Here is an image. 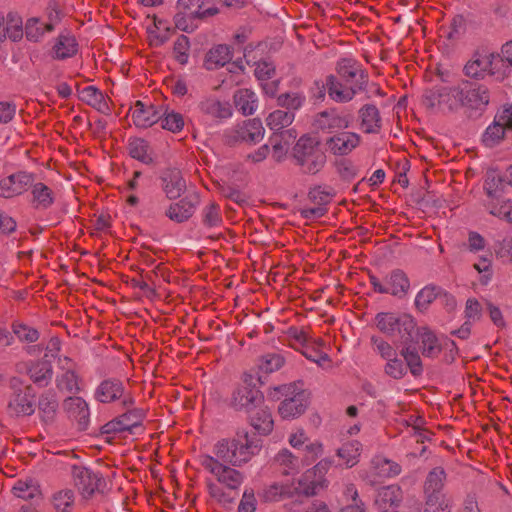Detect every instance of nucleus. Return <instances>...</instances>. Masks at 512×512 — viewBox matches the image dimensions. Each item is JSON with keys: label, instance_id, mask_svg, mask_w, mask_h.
Masks as SVG:
<instances>
[{"label": "nucleus", "instance_id": "obj_48", "mask_svg": "<svg viewBox=\"0 0 512 512\" xmlns=\"http://www.w3.org/2000/svg\"><path fill=\"white\" fill-rule=\"evenodd\" d=\"M503 179L495 169L487 171L486 178L484 181V190L488 197L487 201L497 202L502 189Z\"/></svg>", "mask_w": 512, "mask_h": 512}, {"label": "nucleus", "instance_id": "obj_64", "mask_svg": "<svg viewBox=\"0 0 512 512\" xmlns=\"http://www.w3.org/2000/svg\"><path fill=\"white\" fill-rule=\"evenodd\" d=\"M438 295V289L435 286H425L416 295L415 305L418 309L424 310L432 303Z\"/></svg>", "mask_w": 512, "mask_h": 512}, {"label": "nucleus", "instance_id": "obj_5", "mask_svg": "<svg viewBox=\"0 0 512 512\" xmlns=\"http://www.w3.org/2000/svg\"><path fill=\"white\" fill-rule=\"evenodd\" d=\"M9 387L11 394L7 405L8 413L16 417L33 414L36 407L33 387L17 377L10 380Z\"/></svg>", "mask_w": 512, "mask_h": 512}, {"label": "nucleus", "instance_id": "obj_41", "mask_svg": "<svg viewBox=\"0 0 512 512\" xmlns=\"http://www.w3.org/2000/svg\"><path fill=\"white\" fill-rule=\"evenodd\" d=\"M160 114L159 121H161V127L163 129L172 133H178L184 128L185 122L182 114L167 107H161Z\"/></svg>", "mask_w": 512, "mask_h": 512}, {"label": "nucleus", "instance_id": "obj_38", "mask_svg": "<svg viewBox=\"0 0 512 512\" xmlns=\"http://www.w3.org/2000/svg\"><path fill=\"white\" fill-rule=\"evenodd\" d=\"M79 98L102 113L109 111V105L103 93L94 86L82 88L79 91Z\"/></svg>", "mask_w": 512, "mask_h": 512}, {"label": "nucleus", "instance_id": "obj_15", "mask_svg": "<svg viewBox=\"0 0 512 512\" xmlns=\"http://www.w3.org/2000/svg\"><path fill=\"white\" fill-rule=\"evenodd\" d=\"M361 137L350 131H340L326 140L327 149L334 155L344 156L359 146Z\"/></svg>", "mask_w": 512, "mask_h": 512}, {"label": "nucleus", "instance_id": "obj_40", "mask_svg": "<svg viewBox=\"0 0 512 512\" xmlns=\"http://www.w3.org/2000/svg\"><path fill=\"white\" fill-rule=\"evenodd\" d=\"M135 418V414L125 413L118 418L106 423L104 425V431L106 433H122L126 431L132 432L139 426V422Z\"/></svg>", "mask_w": 512, "mask_h": 512}, {"label": "nucleus", "instance_id": "obj_60", "mask_svg": "<svg viewBox=\"0 0 512 512\" xmlns=\"http://www.w3.org/2000/svg\"><path fill=\"white\" fill-rule=\"evenodd\" d=\"M12 330L20 341L33 343L39 338V332L35 328L21 322H15L12 326Z\"/></svg>", "mask_w": 512, "mask_h": 512}, {"label": "nucleus", "instance_id": "obj_56", "mask_svg": "<svg viewBox=\"0 0 512 512\" xmlns=\"http://www.w3.org/2000/svg\"><path fill=\"white\" fill-rule=\"evenodd\" d=\"M485 207L491 215L512 223V200L508 199L501 203L486 201Z\"/></svg>", "mask_w": 512, "mask_h": 512}, {"label": "nucleus", "instance_id": "obj_50", "mask_svg": "<svg viewBox=\"0 0 512 512\" xmlns=\"http://www.w3.org/2000/svg\"><path fill=\"white\" fill-rule=\"evenodd\" d=\"M53 30V25L43 23L39 18H30L25 25L26 37L30 41H39L47 32Z\"/></svg>", "mask_w": 512, "mask_h": 512}, {"label": "nucleus", "instance_id": "obj_4", "mask_svg": "<svg viewBox=\"0 0 512 512\" xmlns=\"http://www.w3.org/2000/svg\"><path fill=\"white\" fill-rule=\"evenodd\" d=\"M465 73L469 77L484 78L488 75L502 80L506 76V68L499 54L487 50L476 52L465 65Z\"/></svg>", "mask_w": 512, "mask_h": 512}, {"label": "nucleus", "instance_id": "obj_53", "mask_svg": "<svg viewBox=\"0 0 512 512\" xmlns=\"http://www.w3.org/2000/svg\"><path fill=\"white\" fill-rule=\"evenodd\" d=\"M58 401L55 393L45 392L39 399V412L45 422L51 421L57 411Z\"/></svg>", "mask_w": 512, "mask_h": 512}, {"label": "nucleus", "instance_id": "obj_43", "mask_svg": "<svg viewBox=\"0 0 512 512\" xmlns=\"http://www.w3.org/2000/svg\"><path fill=\"white\" fill-rule=\"evenodd\" d=\"M195 211V205L187 198L172 204L167 210V216L176 222H183L190 218Z\"/></svg>", "mask_w": 512, "mask_h": 512}, {"label": "nucleus", "instance_id": "obj_39", "mask_svg": "<svg viewBox=\"0 0 512 512\" xmlns=\"http://www.w3.org/2000/svg\"><path fill=\"white\" fill-rule=\"evenodd\" d=\"M451 499L445 493H424L423 512H450Z\"/></svg>", "mask_w": 512, "mask_h": 512}, {"label": "nucleus", "instance_id": "obj_11", "mask_svg": "<svg viewBox=\"0 0 512 512\" xmlns=\"http://www.w3.org/2000/svg\"><path fill=\"white\" fill-rule=\"evenodd\" d=\"M204 0H178L177 8L179 12L175 16L176 27L180 30L187 31L188 26L185 19L203 18L214 15L216 9L205 8Z\"/></svg>", "mask_w": 512, "mask_h": 512}, {"label": "nucleus", "instance_id": "obj_29", "mask_svg": "<svg viewBox=\"0 0 512 512\" xmlns=\"http://www.w3.org/2000/svg\"><path fill=\"white\" fill-rule=\"evenodd\" d=\"M200 110L204 115L213 119H228L232 116V107L229 102L217 98H207L200 103Z\"/></svg>", "mask_w": 512, "mask_h": 512}, {"label": "nucleus", "instance_id": "obj_13", "mask_svg": "<svg viewBox=\"0 0 512 512\" xmlns=\"http://www.w3.org/2000/svg\"><path fill=\"white\" fill-rule=\"evenodd\" d=\"M33 173L19 171L0 180V197L13 198L29 190Z\"/></svg>", "mask_w": 512, "mask_h": 512}, {"label": "nucleus", "instance_id": "obj_24", "mask_svg": "<svg viewBox=\"0 0 512 512\" xmlns=\"http://www.w3.org/2000/svg\"><path fill=\"white\" fill-rule=\"evenodd\" d=\"M419 342L422 355L429 358L437 356L440 353L443 345L449 348L450 351H452L455 347V343L447 339H445L444 343L442 344L436 335L426 328H423L420 331Z\"/></svg>", "mask_w": 512, "mask_h": 512}, {"label": "nucleus", "instance_id": "obj_47", "mask_svg": "<svg viewBox=\"0 0 512 512\" xmlns=\"http://www.w3.org/2000/svg\"><path fill=\"white\" fill-rule=\"evenodd\" d=\"M275 463L285 475H294L299 471V459L288 449H282L275 456Z\"/></svg>", "mask_w": 512, "mask_h": 512}, {"label": "nucleus", "instance_id": "obj_45", "mask_svg": "<svg viewBox=\"0 0 512 512\" xmlns=\"http://www.w3.org/2000/svg\"><path fill=\"white\" fill-rule=\"evenodd\" d=\"M344 497L348 502L338 512H367L366 504L360 499L355 485L349 484L345 487Z\"/></svg>", "mask_w": 512, "mask_h": 512}, {"label": "nucleus", "instance_id": "obj_16", "mask_svg": "<svg viewBox=\"0 0 512 512\" xmlns=\"http://www.w3.org/2000/svg\"><path fill=\"white\" fill-rule=\"evenodd\" d=\"M461 97L463 106L470 109L481 110L489 103L488 90L480 85L463 82L461 83Z\"/></svg>", "mask_w": 512, "mask_h": 512}, {"label": "nucleus", "instance_id": "obj_59", "mask_svg": "<svg viewBox=\"0 0 512 512\" xmlns=\"http://www.w3.org/2000/svg\"><path fill=\"white\" fill-rule=\"evenodd\" d=\"M506 129L507 128L494 121L493 124L487 127L483 135V143L487 147H493L498 144L504 137Z\"/></svg>", "mask_w": 512, "mask_h": 512}, {"label": "nucleus", "instance_id": "obj_32", "mask_svg": "<svg viewBox=\"0 0 512 512\" xmlns=\"http://www.w3.org/2000/svg\"><path fill=\"white\" fill-rule=\"evenodd\" d=\"M77 51L76 38L70 33H62L57 37L52 47V56L55 59L62 60L74 56Z\"/></svg>", "mask_w": 512, "mask_h": 512}, {"label": "nucleus", "instance_id": "obj_9", "mask_svg": "<svg viewBox=\"0 0 512 512\" xmlns=\"http://www.w3.org/2000/svg\"><path fill=\"white\" fill-rule=\"evenodd\" d=\"M333 459L323 458L314 467L306 470L299 479L300 493L311 496L328 486L326 474L333 465Z\"/></svg>", "mask_w": 512, "mask_h": 512}, {"label": "nucleus", "instance_id": "obj_34", "mask_svg": "<svg viewBox=\"0 0 512 512\" xmlns=\"http://www.w3.org/2000/svg\"><path fill=\"white\" fill-rule=\"evenodd\" d=\"M295 138L296 132L293 129L279 134L275 133L272 137H270V143L272 145V157L277 161L283 160Z\"/></svg>", "mask_w": 512, "mask_h": 512}, {"label": "nucleus", "instance_id": "obj_3", "mask_svg": "<svg viewBox=\"0 0 512 512\" xmlns=\"http://www.w3.org/2000/svg\"><path fill=\"white\" fill-rule=\"evenodd\" d=\"M422 101L424 106L433 112H455L463 105L461 84L454 87L435 86L424 93Z\"/></svg>", "mask_w": 512, "mask_h": 512}, {"label": "nucleus", "instance_id": "obj_58", "mask_svg": "<svg viewBox=\"0 0 512 512\" xmlns=\"http://www.w3.org/2000/svg\"><path fill=\"white\" fill-rule=\"evenodd\" d=\"M299 451L303 452L302 462L310 464L319 458L324 452V446L321 441L310 439L304 444V447Z\"/></svg>", "mask_w": 512, "mask_h": 512}, {"label": "nucleus", "instance_id": "obj_7", "mask_svg": "<svg viewBox=\"0 0 512 512\" xmlns=\"http://www.w3.org/2000/svg\"><path fill=\"white\" fill-rule=\"evenodd\" d=\"M316 89L318 90L316 97L323 99L325 94L335 102L344 103L353 99V97L365 87L359 83H347L344 80L338 79L334 75L326 77L325 81L315 82Z\"/></svg>", "mask_w": 512, "mask_h": 512}, {"label": "nucleus", "instance_id": "obj_28", "mask_svg": "<svg viewBox=\"0 0 512 512\" xmlns=\"http://www.w3.org/2000/svg\"><path fill=\"white\" fill-rule=\"evenodd\" d=\"M163 190L169 199H177L185 191L186 183L177 169L167 170L163 176Z\"/></svg>", "mask_w": 512, "mask_h": 512}, {"label": "nucleus", "instance_id": "obj_49", "mask_svg": "<svg viewBox=\"0 0 512 512\" xmlns=\"http://www.w3.org/2000/svg\"><path fill=\"white\" fill-rule=\"evenodd\" d=\"M75 503L72 489H61L52 495V505L57 512H71Z\"/></svg>", "mask_w": 512, "mask_h": 512}, {"label": "nucleus", "instance_id": "obj_17", "mask_svg": "<svg viewBox=\"0 0 512 512\" xmlns=\"http://www.w3.org/2000/svg\"><path fill=\"white\" fill-rule=\"evenodd\" d=\"M254 74L260 82L263 93L269 97L275 96L278 91L279 81L274 79V65L269 61H260L256 64Z\"/></svg>", "mask_w": 512, "mask_h": 512}, {"label": "nucleus", "instance_id": "obj_6", "mask_svg": "<svg viewBox=\"0 0 512 512\" xmlns=\"http://www.w3.org/2000/svg\"><path fill=\"white\" fill-rule=\"evenodd\" d=\"M293 157L302 171L316 174L326 162L325 154L318 147L317 141L309 136H302L293 148Z\"/></svg>", "mask_w": 512, "mask_h": 512}, {"label": "nucleus", "instance_id": "obj_2", "mask_svg": "<svg viewBox=\"0 0 512 512\" xmlns=\"http://www.w3.org/2000/svg\"><path fill=\"white\" fill-rule=\"evenodd\" d=\"M262 447L259 439L248 432L240 431L233 439H223L214 446V454L218 459L237 467L249 462Z\"/></svg>", "mask_w": 512, "mask_h": 512}, {"label": "nucleus", "instance_id": "obj_31", "mask_svg": "<svg viewBox=\"0 0 512 512\" xmlns=\"http://www.w3.org/2000/svg\"><path fill=\"white\" fill-rule=\"evenodd\" d=\"M294 491L300 493L299 484L296 487L293 482H274L263 489L261 497L267 502H277L285 497L292 496Z\"/></svg>", "mask_w": 512, "mask_h": 512}, {"label": "nucleus", "instance_id": "obj_18", "mask_svg": "<svg viewBox=\"0 0 512 512\" xmlns=\"http://www.w3.org/2000/svg\"><path fill=\"white\" fill-rule=\"evenodd\" d=\"M133 123L139 128H147L160 120V108H156L152 104L145 105L141 101H137L130 109Z\"/></svg>", "mask_w": 512, "mask_h": 512}, {"label": "nucleus", "instance_id": "obj_21", "mask_svg": "<svg viewBox=\"0 0 512 512\" xmlns=\"http://www.w3.org/2000/svg\"><path fill=\"white\" fill-rule=\"evenodd\" d=\"M125 387L118 379H105L96 388L94 397L101 403H112L123 399Z\"/></svg>", "mask_w": 512, "mask_h": 512}, {"label": "nucleus", "instance_id": "obj_14", "mask_svg": "<svg viewBox=\"0 0 512 512\" xmlns=\"http://www.w3.org/2000/svg\"><path fill=\"white\" fill-rule=\"evenodd\" d=\"M401 473V466L383 456H375L365 472V478L375 484L382 479L397 476Z\"/></svg>", "mask_w": 512, "mask_h": 512}, {"label": "nucleus", "instance_id": "obj_52", "mask_svg": "<svg viewBox=\"0 0 512 512\" xmlns=\"http://www.w3.org/2000/svg\"><path fill=\"white\" fill-rule=\"evenodd\" d=\"M294 118L293 112L275 110L267 116L266 124L271 130L277 132L289 126L294 121Z\"/></svg>", "mask_w": 512, "mask_h": 512}, {"label": "nucleus", "instance_id": "obj_19", "mask_svg": "<svg viewBox=\"0 0 512 512\" xmlns=\"http://www.w3.org/2000/svg\"><path fill=\"white\" fill-rule=\"evenodd\" d=\"M32 185L29 186L30 190V203L36 209H47L55 200V193L53 189L44 182L37 181L36 176L33 174Z\"/></svg>", "mask_w": 512, "mask_h": 512}, {"label": "nucleus", "instance_id": "obj_46", "mask_svg": "<svg viewBox=\"0 0 512 512\" xmlns=\"http://www.w3.org/2000/svg\"><path fill=\"white\" fill-rule=\"evenodd\" d=\"M361 127L366 133H375L380 127L378 109L373 105H366L360 110Z\"/></svg>", "mask_w": 512, "mask_h": 512}, {"label": "nucleus", "instance_id": "obj_8", "mask_svg": "<svg viewBox=\"0 0 512 512\" xmlns=\"http://www.w3.org/2000/svg\"><path fill=\"white\" fill-rule=\"evenodd\" d=\"M264 135L265 129L259 118L243 120L224 132L228 144L244 142L252 145L260 142Z\"/></svg>", "mask_w": 512, "mask_h": 512}, {"label": "nucleus", "instance_id": "obj_61", "mask_svg": "<svg viewBox=\"0 0 512 512\" xmlns=\"http://www.w3.org/2000/svg\"><path fill=\"white\" fill-rule=\"evenodd\" d=\"M371 343L373 350L385 361L397 354L396 348L381 337L372 336Z\"/></svg>", "mask_w": 512, "mask_h": 512}, {"label": "nucleus", "instance_id": "obj_57", "mask_svg": "<svg viewBox=\"0 0 512 512\" xmlns=\"http://www.w3.org/2000/svg\"><path fill=\"white\" fill-rule=\"evenodd\" d=\"M473 268L479 274V283L486 286L490 283L493 276L492 263L490 256L480 257L474 264Z\"/></svg>", "mask_w": 512, "mask_h": 512}, {"label": "nucleus", "instance_id": "obj_55", "mask_svg": "<svg viewBox=\"0 0 512 512\" xmlns=\"http://www.w3.org/2000/svg\"><path fill=\"white\" fill-rule=\"evenodd\" d=\"M129 153L131 157L148 164L152 162V156L149 151L148 143L141 138H134L129 140Z\"/></svg>", "mask_w": 512, "mask_h": 512}, {"label": "nucleus", "instance_id": "obj_37", "mask_svg": "<svg viewBox=\"0 0 512 512\" xmlns=\"http://www.w3.org/2000/svg\"><path fill=\"white\" fill-rule=\"evenodd\" d=\"M252 427L261 435H268L273 430L271 412L266 407H260L250 414Z\"/></svg>", "mask_w": 512, "mask_h": 512}, {"label": "nucleus", "instance_id": "obj_44", "mask_svg": "<svg viewBox=\"0 0 512 512\" xmlns=\"http://www.w3.org/2000/svg\"><path fill=\"white\" fill-rule=\"evenodd\" d=\"M374 321L377 329L387 335H393L400 327V318L393 312H380Z\"/></svg>", "mask_w": 512, "mask_h": 512}, {"label": "nucleus", "instance_id": "obj_30", "mask_svg": "<svg viewBox=\"0 0 512 512\" xmlns=\"http://www.w3.org/2000/svg\"><path fill=\"white\" fill-rule=\"evenodd\" d=\"M26 372L39 387L48 385L52 378V366L46 360L31 361L26 364Z\"/></svg>", "mask_w": 512, "mask_h": 512}, {"label": "nucleus", "instance_id": "obj_26", "mask_svg": "<svg viewBox=\"0 0 512 512\" xmlns=\"http://www.w3.org/2000/svg\"><path fill=\"white\" fill-rule=\"evenodd\" d=\"M23 21L16 13H8L4 17L0 13V42L9 38L12 41H18L23 37Z\"/></svg>", "mask_w": 512, "mask_h": 512}, {"label": "nucleus", "instance_id": "obj_51", "mask_svg": "<svg viewBox=\"0 0 512 512\" xmlns=\"http://www.w3.org/2000/svg\"><path fill=\"white\" fill-rule=\"evenodd\" d=\"M12 492L16 497L24 500L40 495L39 485L32 479L18 480L12 488Z\"/></svg>", "mask_w": 512, "mask_h": 512}, {"label": "nucleus", "instance_id": "obj_10", "mask_svg": "<svg viewBox=\"0 0 512 512\" xmlns=\"http://www.w3.org/2000/svg\"><path fill=\"white\" fill-rule=\"evenodd\" d=\"M370 283L374 291L398 298H403L410 289V280L406 273L400 269L392 270L382 281L376 276H370Z\"/></svg>", "mask_w": 512, "mask_h": 512}, {"label": "nucleus", "instance_id": "obj_62", "mask_svg": "<svg viewBox=\"0 0 512 512\" xmlns=\"http://www.w3.org/2000/svg\"><path fill=\"white\" fill-rule=\"evenodd\" d=\"M284 357L278 353L266 354L262 357L259 368L263 372L272 373L279 370L284 365Z\"/></svg>", "mask_w": 512, "mask_h": 512}, {"label": "nucleus", "instance_id": "obj_54", "mask_svg": "<svg viewBox=\"0 0 512 512\" xmlns=\"http://www.w3.org/2000/svg\"><path fill=\"white\" fill-rule=\"evenodd\" d=\"M446 479L445 471L436 467L432 469L425 481L424 484V493H444L443 487Z\"/></svg>", "mask_w": 512, "mask_h": 512}, {"label": "nucleus", "instance_id": "obj_12", "mask_svg": "<svg viewBox=\"0 0 512 512\" xmlns=\"http://www.w3.org/2000/svg\"><path fill=\"white\" fill-rule=\"evenodd\" d=\"M352 122V116L344 111L330 109L319 113L314 121L315 127L324 133H338L347 129Z\"/></svg>", "mask_w": 512, "mask_h": 512}, {"label": "nucleus", "instance_id": "obj_36", "mask_svg": "<svg viewBox=\"0 0 512 512\" xmlns=\"http://www.w3.org/2000/svg\"><path fill=\"white\" fill-rule=\"evenodd\" d=\"M362 444L357 440L345 442L338 448L336 455L346 468L354 467L360 459Z\"/></svg>", "mask_w": 512, "mask_h": 512}, {"label": "nucleus", "instance_id": "obj_27", "mask_svg": "<svg viewBox=\"0 0 512 512\" xmlns=\"http://www.w3.org/2000/svg\"><path fill=\"white\" fill-rule=\"evenodd\" d=\"M337 71L341 80L347 83H359L365 87L367 83V76L353 59H341L337 64Z\"/></svg>", "mask_w": 512, "mask_h": 512}, {"label": "nucleus", "instance_id": "obj_25", "mask_svg": "<svg viewBox=\"0 0 512 512\" xmlns=\"http://www.w3.org/2000/svg\"><path fill=\"white\" fill-rule=\"evenodd\" d=\"M403 499L402 490L396 485H389L378 490L375 505L378 512L401 507Z\"/></svg>", "mask_w": 512, "mask_h": 512}, {"label": "nucleus", "instance_id": "obj_23", "mask_svg": "<svg viewBox=\"0 0 512 512\" xmlns=\"http://www.w3.org/2000/svg\"><path fill=\"white\" fill-rule=\"evenodd\" d=\"M307 406V394L304 391H298L291 397L283 400L279 405L278 411L283 419H292L304 413Z\"/></svg>", "mask_w": 512, "mask_h": 512}, {"label": "nucleus", "instance_id": "obj_33", "mask_svg": "<svg viewBox=\"0 0 512 512\" xmlns=\"http://www.w3.org/2000/svg\"><path fill=\"white\" fill-rule=\"evenodd\" d=\"M68 416L81 425H86L90 416L87 402L81 397H69L64 401Z\"/></svg>", "mask_w": 512, "mask_h": 512}, {"label": "nucleus", "instance_id": "obj_1", "mask_svg": "<svg viewBox=\"0 0 512 512\" xmlns=\"http://www.w3.org/2000/svg\"><path fill=\"white\" fill-rule=\"evenodd\" d=\"M216 456L201 455L200 464L211 475L207 479L209 495L220 503H230L232 493H236L244 482V475L234 467L220 462Z\"/></svg>", "mask_w": 512, "mask_h": 512}, {"label": "nucleus", "instance_id": "obj_63", "mask_svg": "<svg viewBox=\"0 0 512 512\" xmlns=\"http://www.w3.org/2000/svg\"><path fill=\"white\" fill-rule=\"evenodd\" d=\"M405 362L406 368L409 367L413 375L422 373V363L418 352L410 347L404 348L401 352Z\"/></svg>", "mask_w": 512, "mask_h": 512}, {"label": "nucleus", "instance_id": "obj_35", "mask_svg": "<svg viewBox=\"0 0 512 512\" xmlns=\"http://www.w3.org/2000/svg\"><path fill=\"white\" fill-rule=\"evenodd\" d=\"M234 103L243 115H252L258 108V97L250 89H239L234 94Z\"/></svg>", "mask_w": 512, "mask_h": 512}, {"label": "nucleus", "instance_id": "obj_22", "mask_svg": "<svg viewBox=\"0 0 512 512\" xmlns=\"http://www.w3.org/2000/svg\"><path fill=\"white\" fill-rule=\"evenodd\" d=\"M75 485L84 497L91 496L99 487L100 478L91 470L74 466L72 470Z\"/></svg>", "mask_w": 512, "mask_h": 512}, {"label": "nucleus", "instance_id": "obj_42", "mask_svg": "<svg viewBox=\"0 0 512 512\" xmlns=\"http://www.w3.org/2000/svg\"><path fill=\"white\" fill-rule=\"evenodd\" d=\"M232 58V51L227 45H217L207 54L206 66L208 69H214L229 63Z\"/></svg>", "mask_w": 512, "mask_h": 512}, {"label": "nucleus", "instance_id": "obj_20", "mask_svg": "<svg viewBox=\"0 0 512 512\" xmlns=\"http://www.w3.org/2000/svg\"><path fill=\"white\" fill-rule=\"evenodd\" d=\"M262 398L261 392L256 387L244 383L233 392L231 403L236 409L250 410L256 407Z\"/></svg>", "mask_w": 512, "mask_h": 512}]
</instances>
